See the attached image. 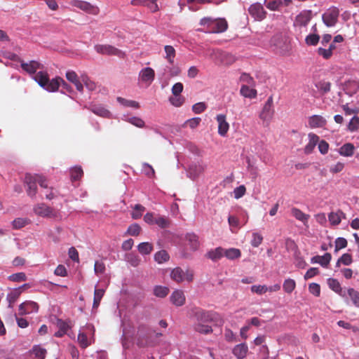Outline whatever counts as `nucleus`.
Masks as SVG:
<instances>
[{"instance_id":"f257e3e1","label":"nucleus","mask_w":359,"mask_h":359,"mask_svg":"<svg viewBox=\"0 0 359 359\" xmlns=\"http://www.w3.org/2000/svg\"><path fill=\"white\" fill-rule=\"evenodd\" d=\"M34 79L41 87L49 92L57 91L60 86V81H62V79L60 77H56L50 80L48 73L43 71L37 72L34 75Z\"/></svg>"},{"instance_id":"f03ea898","label":"nucleus","mask_w":359,"mask_h":359,"mask_svg":"<svg viewBox=\"0 0 359 359\" xmlns=\"http://www.w3.org/2000/svg\"><path fill=\"white\" fill-rule=\"evenodd\" d=\"M166 271L169 273L170 279L177 283H191L194 280V271L189 269H182L180 266L168 268Z\"/></svg>"},{"instance_id":"7ed1b4c3","label":"nucleus","mask_w":359,"mask_h":359,"mask_svg":"<svg viewBox=\"0 0 359 359\" xmlns=\"http://www.w3.org/2000/svg\"><path fill=\"white\" fill-rule=\"evenodd\" d=\"M312 12L310 10L302 11L294 20L293 26L297 32L302 34L307 31V25L312 18Z\"/></svg>"},{"instance_id":"20e7f679","label":"nucleus","mask_w":359,"mask_h":359,"mask_svg":"<svg viewBox=\"0 0 359 359\" xmlns=\"http://www.w3.org/2000/svg\"><path fill=\"white\" fill-rule=\"evenodd\" d=\"M94 327L90 324L86 325L80 330L78 335V341L82 348H86L94 341Z\"/></svg>"},{"instance_id":"39448f33","label":"nucleus","mask_w":359,"mask_h":359,"mask_svg":"<svg viewBox=\"0 0 359 359\" xmlns=\"http://www.w3.org/2000/svg\"><path fill=\"white\" fill-rule=\"evenodd\" d=\"M196 316L198 323L195 325L196 330L203 334L211 332V327L205 323L212 320V314L209 312L202 311L198 313Z\"/></svg>"},{"instance_id":"423d86ee","label":"nucleus","mask_w":359,"mask_h":359,"mask_svg":"<svg viewBox=\"0 0 359 359\" xmlns=\"http://www.w3.org/2000/svg\"><path fill=\"white\" fill-rule=\"evenodd\" d=\"M271 45L275 46L276 51L281 55H285L291 49L288 39L281 35L274 36L271 41Z\"/></svg>"},{"instance_id":"0eeeda50","label":"nucleus","mask_w":359,"mask_h":359,"mask_svg":"<svg viewBox=\"0 0 359 359\" xmlns=\"http://www.w3.org/2000/svg\"><path fill=\"white\" fill-rule=\"evenodd\" d=\"M94 48L97 53L102 55H114L119 58H124L126 56L123 51L109 44H97Z\"/></svg>"},{"instance_id":"6e6552de","label":"nucleus","mask_w":359,"mask_h":359,"mask_svg":"<svg viewBox=\"0 0 359 359\" xmlns=\"http://www.w3.org/2000/svg\"><path fill=\"white\" fill-rule=\"evenodd\" d=\"M339 13V8L335 6L327 9L322 15L325 25L327 27H334L338 21Z\"/></svg>"},{"instance_id":"1a4fd4ad","label":"nucleus","mask_w":359,"mask_h":359,"mask_svg":"<svg viewBox=\"0 0 359 359\" xmlns=\"http://www.w3.org/2000/svg\"><path fill=\"white\" fill-rule=\"evenodd\" d=\"M70 4L80 10L93 15H97L100 13V8L95 5H93L90 3L81 0H72L70 1Z\"/></svg>"},{"instance_id":"9d476101","label":"nucleus","mask_w":359,"mask_h":359,"mask_svg":"<svg viewBox=\"0 0 359 359\" xmlns=\"http://www.w3.org/2000/svg\"><path fill=\"white\" fill-rule=\"evenodd\" d=\"M248 13L255 20L262 21L266 17V11L260 3H254L248 8Z\"/></svg>"},{"instance_id":"9b49d317","label":"nucleus","mask_w":359,"mask_h":359,"mask_svg":"<svg viewBox=\"0 0 359 359\" xmlns=\"http://www.w3.org/2000/svg\"><path fill=\"white\" fill-rule=\"evenodd\" d=\"M24 182L27 187V195L30 197H34L37 192V175L26 174Z\"/></svg>"},{"instance_id":"f8f14e48","label":"nucleus","mask_w":359,"mask_h":359,"mask_svg":"<svg viewBox=\"0 0 359 359\" xmlns=\"http://www.w3.org/2000/svg\"><path fill=\"white\" fill-rule=\"evenodd\" d=\"M218 123V133L222 137H225L229 129V124L226 121V117L224 114H218L216 116Z\"/></svg>"},{"instance_id":"ddd939ff","label":"nucleus","mask_w":359,"mask_h":359,"mask_svg":"<svg viewBox=\"0 0 359 359\" xmlns=\"http://www.w3.org/2000/svg\"><path fill=\"white\" fill-rule=\"evenodd\" d=\"M38 304L34 302H26L21 304L19 306V311L20 315H27L32 313L38 311Z\"/></svg>"},{"instance_id":"4468645a","label":"nucleus","mask_w":359,"mask_h":359,"mask_svg":"<svg viewBox=\"0 0 359 359\" xmlns=\"http://www.w3.org/2000/svg\"><path fill=\"white\" fill-rule=\"evenodd\" d=\"M170 299L175 306H181L185 303L186 298L183 290L176 289L172 292Z\"/></svg>"},{"instance_id":"2eb2a0df","label":"nucleus","mask_w":359,"mask_h":359,"mask_svg":"<svg viewBox=\"0 0 359 359\" xmlns=\"http://www.w3.org/2000/svg\"><path fill=\"white\" fill-rule=\"evenodd\" d=\"M154 77L155 72L151 67H145L142 69L139 74V78L141 81L147 83L149 85H150L154 80Z\"/></svg>"},{"instance_id":"dca6fc26","label":"nucleus","mask_w":359,"mask_h":359,"mask_svg":"<svg viewBox=\"0 0 359 359\" xmlns=\"http://www.w3.org/2000/svg\"><path fill=\"white\" fill-rule=\"evenodd\" d=\"M34 212L41 217H51L55 216L53 210L44 203L37 204L34 208Z\"/></svg>"},{"instance_id":"f3484780","label":"nucleus","mask_w":359,"mask_h":359,"mask_svg":"<svg viewBox=\"0 0 359 359\" xmlns=\"http://www.w3.org/2000/svg\"><path fill=\"white\" fill-rule=\"evenodd\" d=\"M144 221L147 224L154 222L156 224H166L168 222L165 217L159 215H155L153 212H147L144 216Z\"/></svg>"},{"instance_id":"a211bd4d","label":"nucleus","mask_w":359,"mask_h":359,"mask_svg":"<svg viewBox=\"0 0 359 359\" xmlns=\"http://www.w3.org/2000/svg\"><path fill=\"white\" fill-rule=\"evenodd\" d=\"M20 66L29 74H34L38 69L43 68V65L35 60H32L29 63L22 62Z\"/></svg>"},{"instance_id":"6ab92c4d","label":"nucleus","mask_w":359,"mask_h":359,"mask_svg":"<svg viewBox=\"0 0 359 359\" xmlns=\"http://www.w3.org/2000/svg\"><path fill=\"white\" fill-rule=\"evenodd\" d=\"M308 137L309 142L304 149V154H311L319 142V137L316 134L310 133Z\"/></svg>"},{"instance_id":"aec40b11","label":"nucleus","mask_w":359,"mask_h":359,"mask_svg":"<svg viewBox=\"0 0 359 359\" xmlns=\"http://www.w3.org/2000/svg\"><path fill=\"white\" fill-rule=\"evenodd\" d=\"M326 123L325 118L320 115H313L309 118V125L311 128L324 127Z\"/></svg>"},{"instance_id":"412c9836","label":"nucleus","mask_w":359,"mask_h":359,"mask_svg":"<svg viewBox=\"0 0 359 359\" xmlns=\"http://www.w3.org/2000/svg\"><path fill=\"white\" fill-rule=\"evenodd\" d=\"M228 28L227 21L224 18L215 19L213 30L212 33H221L225 32Z\"/></svg>"},{"instance_id":"4be33fe9","label":"nucleus","mask_w":359,"mask_h":359,"mask_svg":"<svg viewBox=\"0 0 359 359\" xmlns=\"http://www.w3.org/2000/svg\"><path fill=\"white\" fill-rule=\"evenodd\" d=\"M186 241L188 242L190 250L196 251L199 249L200 242L198 237L194 233H187L186 235Z\"/></svg>"},{"instance_id":"5701e85b","label":"nucleus","mask_w":359,"mask_h":359,"mask_svg":"<svg viewBox=\"0 0 359 359\" xmlns=\"http://www.w3.org/2000/svg\"><path fill=\"white\" fill-rule=\"evenodd\" d=\"M248 351V347L245 344H240L236 345L233 349V354L238 359H243Z\"/></svg>"},{"instance_id":"b1692460","label":"nucleus","mask_w":359,"mask_h":359,"mask_svg":"<svg viewBox=\"0 0 359 359\" xmlns=\"http://www.w3.org/2000/svg\"><path fill=\"white\" fill-rule=\"evenodd\" d=\"M355 147L352 143H346L343 144L338 150L339 154L345 157H351L353 155Z\"/></svg>"},{"instance_id":"393cba45","label":"nucleus","mask_w":359,"mask_h":359,"mask_svg":"<svg viewBox=\"0 0 359 359\" xmlns=\"http://www.w3.org/2000/svg\"><path fill=\"white\" fill-rule=\"evenodd\" d=\"M223 256H224V249L220 247L217 248L213 250H210L206 254V257L213 262H216V261L219 260Z\"/></svg>"},{"instance_id":"a878e982","label":"nucleus","mask_w":359,"mask_h":359,"mask_svg":"<svg viewBox=\"0 0 359 359\" xmlns=\"http://www.w3.org/2000/svg\"><path fill=\"white\" fill-rule=\"evenodd\" d=\"M327 284L331 290H332L336 293L339 294L340 296L344 297L345 292L341 287L339 282L334 278H329L327 280Z\"/></svg>"},{"instance_id":"bb28decb","label":"nucleus","mask_w":359,"mask_h":359,"mask_svg":"<svg viewBox=\"0 0 359 359\" xmlns=\"http://www.w3.org/2000/svg\"><path fill=\"white\" fill-rule=\"evenodd\" d=\"M165 50V58L168 61V62L170 65H173L175 62V58L176 56V51L173 46L166 45L164 46Z\"/></svg>"},{"instance_id":"cd10ccee","label":"nucleus","mask_w":359,"mask_h":359,"mask_svg":"<svg viewBox=\"0 0 359 359\" xmlns=\"http://www.w3.org/2000/svg\"><path fill=\"white\" fill-rule=\"evenodd\" d=\"M344 217L345 215L342 211L337 210V212H331L328 215V219L330 224H339Z\"/></svg>"},{"instance_id":"c85d7f7f","label":"nucleus","mask_w":359,"mask_h":359,"mask_svg":"<svg viewBox=\"0 0 359 359\" xmlns=\"http://www.w3.org/2000/svg\"><path fill=\"white\" fill-rule=\"evenodd\" d=\"M240 93L245 97L255 98L257 97V90L250 88L249 86L243 85L240 90Z\"/></svg>"},{"instance_id":"c756f323","label":"nucleus","mask_w":359,"mask_h":359,"mask_svg":"<svg viewBox=\"0 0 359 359\" xmlns=\"http://www.w3.org/2000/svg\"><path fill=\"white\" fill-rule=\"evenodd\" d=\"M215 19L209 17L203 18L200 21V25L204 27V31L207 33H212Z\"/></svg>"},{"instance_id":"7c9ffc66","label":"nucleus","mask_w":359,"mask_h":359,"mask_svg":"<svg viewBox=\"0 0 359 359\" xmlns=\"http://www.w3.org/2000/svg\"><path fill=\"white\" fill-rule=\"evenodd\" d=\"M145 211V208L140 205L136 204L132 207L131 217L134 219H140Z\"/></svg>"},{"instance_id":"2f4dec72","label":"nucleus","mask_w":359,"mask_h":359,"mask_svg":"<svg viewBox=\"0 0 359 359\" xmlns=\"http://www.w3.org/2000/svg\"><path fill=\"white\" fill-rule=\"evenodd\" d=\"M241 255L240 250L237 248L224 249V256L227 259L233 260L239 258Z\"/></svg>"},{"instance_id":"473e14b6","label":"nucleus","mask_w":359,"mask_h":359,"mask_svg":"<svg viewBox=\"0 0 359 359\" xmlns=\"http://www.w3.org/2000/svg\"><path fill=\"white\" fill-rule=\"evenodd\" d=\"M139 252L142 255H149L153 250V245L148 242H143L137 245Z\"/></svg>"},{"instance_id":"72a5a7b5","label":"nucleus","mask_w":359,"mask_h":359,"mask_svg":"<svg viewBox=\"0 0 359 359\" xmlns=\"http://www.w3.org/2000/svg\"><path fill=\"white\" fill-rule=\"evenodd\" d=\"M292 215L298 220L303 223H306L308 222L309 218L310 217L309 215L304 213L299 209L292 208Z\"/></svg>"},{"instance_id":"f704fd0d","label":"nucleus","mask_w":359,"mask_h":359,"mask_svg":"<svg viewBox=\"0 0 359 359\" xmlns=\"http://www.w3.org/2000/svg\"><path fill=\"white\" fill-rule=\"evenodd\" d=\"M169 293V288L166 286L156 285L154 287V294L159 298L165 297Z\"/></svg>"},{"instance_id":"c9c22d12","label":"nucleus","mask_w":359,"mask_h":359,"mask_svg":"<svg viewBox=\"0 0 359 359\" xmlns=\"http://www.w3.org/2000/svg\"><path fill=\"white\" fill-rule=\"evenodd\" d=\"M32 353L36 359H44L46 350L40 345H36L32 348Z\"/></svg>"},{"instance_id":"e433bc0d","label":"nucleus","mask_w":359,"mask_h":359,"mask_svg":"<svg viewBox=\"0 0 359 359\" xmlns=\"http://www.w3.org/2000/svg\"><path fill=\"white\" fill-rule=\"evenodd\" d=\"M83 175V172L80 166H75L70 169V177L72 182L80 180Z\"/></svg>"},{"instance_id":"4c0bfd02","label":"nucleus","mask_w":359,"mask_h":359,"mask_svg":"<svg viewBox=\"0 0 359 359\" xmlns=\"http://www.w3.org/2000/svg\"><path fill=\"white\" fill-rule=\"evenodd\" d=\"M282 4V0H264L265 6L271 11H278Z\"/></svg>"},{"instance_id":"58836bf2","label":"nucleus","mask_w":359,"mask_h":359,"mask_svg":"<svg viewBox=\"0 0 359 359\" xmlns=\"http://www.w3.org/2000/svg\"><path fill=\"white\" fill-rule=\"evenodd\" d=\"M169 259L170 256L165 250H160L154 255V259L158 264L166 262Z\"/></svg>"},{"instance_id":"ea45409f","label":"nucleus","mask_w":359,"mask_h":359,"mask_svg":"<svg viewBox=\"0 0 359 359\" xmlns=\"http://www.w3.org/2000/svg\"><path fill=\"white\" fill-rule=\"evenodd\" d=\"M295 287L296 283L294 280L292 278L285 279L283 284V290L287 294H290L291 292H292L293 290L295 289Z\"/></svg>"},{"instance_id":"a19ab883","label":"nucleus","mask_w":359,"mask_h":359,"mask_svg":"<svg viewBox=\"0 0 359 359\" xmlns=\"http://www.w3.org/2000/svg\"><path fill=\"white\" fill-rule=\"evenodd\" d=\"M104 294V290L103 289H95L94 291V299H93V308L97 309L100 303V301Z\"/></svg>"},{"instance_id":"79ce46f5","label":"nucleus","mask_w":359,"mask_h":359,"mask_svg":"<svg viewBox=\"0 0 359 359\" xmlns=\"http://www.w3.org/2000/svg\"><path fill=\"white\" fill-rule=\"evenodd\" d=\"M126 259L127 262L133 267L139 266L141 262L140 257L133 253L128 254L126 257Z\"/></svg>"},{"instance_id":"37998d69","label":"nucleus","mask_w":359,"mask_h":359,"mask_svg":"<svg viewBox=\"0 0 359 359\" xmlns=\"http://www.w3.org/2000/svg\"><path fill=\"white\" fill-rule=\"evenodd\" d=\"M348 294L350 297L353 304L356 307H359V292L353 288H349L348 290Z\"/></svg>"},{"instance_id":"c03bdc74","label":"nucleus","mask_w":359,"mask_h":359,"mask_svg":"<svg viewBox=\"0 0 359 359\" xmlns=\"http://www.w3.org/2000/svg\"><path fill=\"white\" fill-rule=\"evenodd\" d=\"M251 292L262 295L268 292V286L266 285H254L251 287Z\"/></svg>"},{"instance_id":"a18cd8bd","label":"nucleus","mask_w":359,"mask_h":359,"mask_svg":"<svg viewBox=\"0 0 359 359\" xmlns=\"http://www.w3.org/2000/svg\"><path fill=\"white\" fill-rule=\"evenodd\" d=\"M320 40V36L317 34L308 35L305 39V42L308 46H316Z\"/></svg>"},{"instance_id":"49530a36","label":"nucleus","mask_w":359,"mask_h":359,"mask_svg":"<svg viewBox=\"0 0 359 359\" xmlns=\"http://www.w3.org/2000/svg\"><path fill=\"white\" fill-rule=\"evenodd\" d=\"M117 100L118 102L126 107H131L136 109L140 107L139 102L134 100H128L121 97H117Z\"/></svg>"},{"instance_id":"de8ad7c7","label":"nucleus","mask_w":359,"mask_h":359,"mask_svg":"<svg viewBox=\"0 0 359 359\" xmlns=\"http://www.w3.org/2000/svg\"><path fill=\"white\" fill-rule=\"evenodd\" d=\"M20 293L17 290L11 291L7 295V301L8 302V306L12 308L13 304L15 302L17 299L18 298Z\"/></svg>"},{"instance_id":"09e8293b","label":"nucleus","mask_w":359,"mask_h":359,"mask_svg":"<svg viewBox=\"0 0 359 359\" xmlns=\"http://www.w3.org/2000/svg\"><path fill=\"white\" fill-rule=\"evenodd\" d=\"M316 88L323 93H328L331 88V83L328 81H320L316 85Z\"/></svg>"},{"instance_id":"8fccbe9b","label":"nucleus","mask_w":359,"mask_h":359,"mask_svg":"<svg viewBox=\"0 0 359 359\" xmlns=\"http://www.w3.org/2000/svg\"><path fill=\"white\" fill-rule=\"evenodd\" d=\"M359 128V117L354 116L348 123V129L351 132L356 131Z\"/></svg>"},{"instance_id":"3c124183","label":"nucleus","mask_w":359,"mask_h":359,"mask_svg":"<svg viewBox=\"0 0 359 359\" xmlns=\"http://www.w3.org/2000/svg\"><path fill=\"white\" fill-rule=\"evenodd\" d=\"M352 263V257L349 254H344L337 261V266H339L340 264L345 266H348Z\"/></svg>"},{"instance_id":"603ef678","label":"nucleus","mask_w":359,"mask_h":359,"mask_svg":"<svg viewBox=\"0 0 359 359\" xmlns=\"http://www.w3.org/2000/svg\"><path fill=\"white\" fill-rule=\"evenodd\" d=\"M128 122L138 128H143L145 125L144 121L142 118L136 116L128 118Z\"/></svg>"},{"instance_id":"864d4df0","label":"nucleus","mask_w":359,"mask_h":359,"mask_svg":"<svg viewBox=\"0 0 359 359\" xmlns=\"http://www.w3.org/2000/svg\"><path fill=\"white\" fill-rule=\"evenodd\" d=\"M262 241H263V237H262V235H260L258 233H252V238L251 240V245L253 247H255V248L258 247L262 243Z\"/></svg>"},{"instance_id":"5fc2aeb1","label":"nucleus","mask_w":359,"mask_h":359,"mask_svg":"<svg viewBox=\"0 0 359 359\" xmlns=\"http://www.w3.org/2000/svg\"><path fill=\"white\" fill-rule=\"evenodd\" d=\"M94 271L96 275L102 274L105 271V265L102 262H95Z\"/></svg>"},{"instance_id":"6e6d98bb","label":"nucleus","mask_w":359,"mask_h":359,"mask_svg":"<svg viewBox=\"0 0 359 359\" xmlns=\"http://www.w3.org/2000/svg\"><path fill=\"white\" fill-rule=\"evenodd\" d=\"M206 109V104L204 102H198L192 107V110L195 114H201Z\"/></svg>"},{"instance_id":"4d7b16f0","label":"nucleus","mask_w":359,"mask_h":359,"mask_svg":"<svg viewBox=\"0 0 359 359\" xmlns=\"http://www.w3.org/2000/svg\"><path fill=\"white\" fill-rule=\"evenodd\" d=\"M201 119L199 117L192 118L187 120L185 124L189 126L190 128L194 129L196 128L199 123H201Z\"/></svg>"},{"instance_id":"13d9d810","label":"nucleus","mask_w":359,"mask_h":359,"mask_svg":"<svg viewBox=\"0 0 359 359\" xmlns=\"http://www.w3.org/2000/svg\"><path fill=\"white\" fill-rule=\"evenodd\" d=\"M347 245V241L345 238L339 237L335 241V250L337 251L342 248H346Z\"/></svg>"},{"instance_id":"bf43d9fd","label":"nucleus","mask_w":359,"mask_h":359,"mask_svg":"<svg viewBox=\"0 0 359 359\" xmlns=\"http://www.w3.org/2000/svg\"><path fill=\"white\" fill-rule=\"evenodd\" d=\"M309 290L311 294L316 297H318L320 295V285L317 283H313L309 284Z\"/></svg>"},{"instance_id":"052dcab7","label":"nucleus","mask_w":359,"mask_h":359,"mask_svg":"<svg viewBox=\"0 0 359 359\" xmlns=\"http://www.w3.org/2000/svg\"><path fill=\"white\" fill-rule=\"evenodd\" d=\"M171 104L175 107H180L184 103V98L180 95L170 97L169 99Z\"/></svg>"},{"instance_id":"680f3d73","label":"nucleus","mask_w":359,"mask_h":359,"mask_svg":"<svg viewBox=\"0 0 359 359\" xmlns=\"http://www.w3.org/2000/svg\"><path fill=\"white\" fill-rule=\"evenodd\" d=\"M9 279L12 281L20 282L26 280V276L24 273H17L9 276Z\"/></svg>"},{"instance_id":"e2e57ef3","label":"nucleus","mask_w":359,"mask_h":359,"mask_svg":"<svg viewBox=\"0 0 359 359\" xmlns=\"http://www.w3.org/2000/svg\"><path fill=\"white\" fill-rule=\"evenodd\" d=\"M183 84L180 82L176 83L173 85L172 88V93L174 96L180 95L181 93L183 90Z\"/></svg>"},{"instance_id":"0e129e2a","label":"nucleus","mask_w":359,"mask_h":359,"mask_svg":"<svg viewBox=\"0 0 359 359\" xmlns=\"http://www.w3.org/2000/svg\"><path fill=\"white\" fill-rule=\"evenodd\" d=\"M331 255L330 253H325L324 255L320 257L319 264H320L323 267H326L330 260H331Z\"/></svg>"},{"instance_id":"69168bd1","label":"nucleus","mask_w":359,"mask_h":359,"mask_svg":"<svg viewBox=\"0 0 359 359\" xmlns=\"http://www.w3.org/2000/svg\"><path fill=\"white\" fill-rule=\"evenodd\" d=\"M318 149L322 154H326L328 152L329 144L325 140L318 142Z\"/></svg>"},{"instance_id":"338daca9","label":"nucleus","mask_w":359,"mask_h":359,"mask_svg":"<svg viewBox=\"0 0 359 359\" xmlns=\"http://www.w3.org/2000/svg\"><path fill=\"white\" fill-rule=\"evenodd\" d=\"M54 273L58 276L65 277L67 275V271L64 265L60 264L55 269Z\"/></svg>"},{"instance_id":"774afa93","label":"nucleus","mask_w":359,"mask_h":359,"mask_svg":"<svg viewBox=\"0 0 359 359\" xmlns=\"http://www.w3.org/2000/svg\"><path fill=\"white\" fill-rule=\"evenodd\" d=\"M344 168V163L342 162H337L334 165L331 166L330 171L332 173H338L341 172Z\"/></svg>"}]
</instances>
